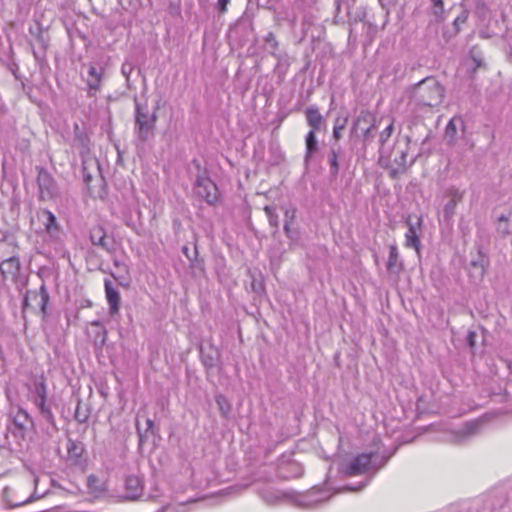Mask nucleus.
<instances>
[{"mask_svg":"<svg viewBox=\"0 0 512 512\" xmlns=\"http://www.w3.org/2000/svg\"><path fill=\"white\" fill-rule=\"evenodd\" d=\"M264 212L268 218L270 226L277 230L279 228V220L275 208L273 206L267 205L264 207Z\"/></svg>","mask_w":512,"mask_h":512,"instance_id":"obj_32","label":"nucleus"},{"mask_svg":"<svg viewBox=\"0 0 512 512\" xmlns=\"http://www.w3.org/2000/svg\"><path fill=\"white\" fill-rule=\"evenodd\" d=\"M306 119L308 125L312 128L314 131H319L324 124V118L320 114L317 107L310 106L306 109Z\"/></svg>","mask_w":512,"mask_h":512,"instance_id":"obj_21","label":"nucleus"},{"mask_svg":"<svg viewBox=\"0 0 512 512\" xmlns=\"http://www.w3.org/2000/svg\"><path fill=\"white\" fill-rule=\"evenodd\" d=\"M267 51L274 57L279 58L277 54V50L279 47V43L276 40V37L273 32H268L263 38Z\"/></svg>","mask_w":512,"mask_h":512,"instance_id":"obj_27","label":"nucleus"},{"mask_svg":"<svg viewBox=\"0 0 512 512\" xmlns=\"http://www.w3.org/2000/svg\"><path fill=\"white\" fill-rule=\"evenodd\" d=\"M263 500L268 504H276L289 494L275 489H266L261 494Z\"/></svg>","mask_w":512,"mask_h":512,"instance_id":"obj_24","label":"nucleus"},{"mask_svg":"<svg viewBox=\"0 0 512 512\" xmlns=\"http://www.w3.org/2000/svg\"><path fill=\"white\" fill-rule=\"evenodd\" d=\"M156 121V110L150 112L147 105L135 99V133L139 140L146 142L154 136Z\"/></svg>","mask_w":512,"mask_h":512,"instance_id":"obj_4","label":"nucleus"},{"mask_svg":"<svg viewBox=\"0 0 512 512\" xmlns=\"http://www.w3.org/2000/svg\"><path fill=\"white\" fill-rule=\"evenodd\" d=\"M331 497L326 491L319 488H312L306 494L299 495L297 503L305 507H313L319 503L327 501Z\"/></svg>","mask_w":512,"mask_h":512,"instance_id":"obj_11","label":"nucleus"},{"mask_svg":"<svg viewBox=\"0 0 512 512\" xmlns=\"http://www.w3.org/2000/svg\"><path fill=\"white\" fill-rule=\"evenodd\" d=\"M387 269L392 273H399L400 270L402 269V263L399 260V253L396 245H391L389 247Z\"/></svg>","mask_w":512,"mask_h":512,"instance_id":"obj_22","label":"nucleus"},{"mask_svg":"<svg viewBox=\"0 0 512 512\" xmlns=\"http://www.w3.org/2000/svg\"><path fill=\"white\" fill-rule=\"evenodd\" d=\"M89 167H95L98 171L100 170L99 163L97 160L88 159V160L83 161V164H82L83 180H84L85 184H87V185H89L93 179L92 174L88 172Z\"/></svg>","mask_w":512,"mask_h":512,"instance_id":"obj_28","label":"nucleus"},{"mask_svg":"<svg viewBox=\"0 0 512 512\" xmlns=\"http://www.w3.org/2000/svg\"><path fill=\"white\" fill-rule=\"evenodd\" d=\"M347 14H348V17H349V21L351 23L361 22L364 19V17H365V12L363 10H358V11L355 12V14H352L348 10Z\"/></svg>","mask_w":512,"mask_h":512,"instance_id":"obj_41","label":"nucleus"},{"mask_svg":"<svg viewBox=\"0 0 512 512\" xmlns=\"http://www.w3.org/2000/svg\"><path fill=\"white\" fill-rule=\"evenodd\" d=\"M48 396L47 385L43 377L36 379L28 388L29 401H37Z\"/></svg>","mask_w":512,"mask_h":512,"instance_id":"obj_18","label":"nucleus"},{"mask_svg":"<svg viewBox=\"0 0 512 512\" xmlns=\"http://www.w3.org/2000/svg\"><path fill=\"white\" fill-rule=\"evenodd\" d=\"M125 498L128 500L138 499L143 491L142 481L139 477L130 475L125 480Z\"/></svg>","mask_w":512,"mask_h":512,"instance_id":"obj_17","label":"nucleus"},{"mask_svg":"<svg viewBox=\"0 0 512 512\" xmlns=\"http://www.w3.org/2000/svg\"><path fill=\"white\" fill-rule=\"evenodd\" d=\"M475 337H476V333L473 332V331H469V333L467 335V342H468L470 347H474V345H475Z\"/></svg>","mask_w":512,"mask_h":512,"instance_id":"obj_48","label":"nucleus"},{"mask_svg":"<svg viewBox=\"0 0 512 512\" xmlns=\"http://www.w3.org/2000/svg\"><path fill=\"white\" fill-rule=\"evenodd\" d=\"M368 481L369 480H366V481L362 482L361 485L358 486V487L346 486L345 489L346 490H350V491H358V490L364 488L368 484Z\"/></svg>","mask_w":512,"mask_h":512,"instance_id":"obj_49","label":"nucleus"},{"mask_svg":"<svg viewBox=\"0 0 512 512\" xmlns=\"http://www.w3.org/2000/svg\"><path fill=\"white\" fill-rule=\"evenodd\" d=\"M37 408L40 417L48 424L47 433L52 437L58 432V428L55 421V416L51 409V403L48 400V396L37 399V401H31Z\"/></svg>","mask_w":512,"mask_h":512,"instance_id":"obj_9","label":"nucleus"},{"mask_svg":"<svg viewBox=\"0 0 512 512\" xmlns=\"http://www.w3.org/2000/svg\"><path fill=\"white\" fill-rule=\"evenodd\" d=\"M216 403L219 406L220 412L223 416H227L229 413V406L226 404V399L222 395L216 397Z\"/></svg>","mask_w":512,"mask_h":512,"instance_id":"obj_39","label":"nucleus"},{"mask_svg":"<svg viewBox=\"0 0 512 512\" xmlns=\"http://www.w3.org/2000/svg\"><path fill=\"white\" fill-rule=\"evenodd\" d=\"M375 117L369 111H361L358 116L355 118L352 127H351V136L363 138V141L366 143L370 137L371 133L375 128Z\"/></svg>","mask_w":512,"mask_h":512,"instance_id":"obj_6","label":"nucleus"},{"mask_svg":"<svg viewBox=\"0 0 512 512\" xmlns=\"http://www.w3.org/2000/svg\"><path fill=\"white\" fill-rule=\"evenodd\" d=\"M94 479H95V477H94V476H89V478H88L89 482H91V481H92V480H94Z\"/></svg>","mask_w":512,"mask_h":512,"instance_id":"obj_53","label":"nucleus"},{"mask_svg":"<svg viewBox=\"0 0 512 512\" xmlns=\"http://www.w3.org/2000/svg\"><path fill=\"white\" fill-rule=\"evenodd\" d=\"M414 163V159H412L409 163V165H412Z\"/></svg>","mask_w":512,"mask_h":512,"instance_id":"obj_56","label":"nucleus"},{"mask_svg":"<svg viewBox=\"0 0 512 512\" xmlns=\"http://www.w3.org/2000/svg\"><path fill=\"white\" fill-rule=\"evenodd\" d=\"M346 119H344L342 122L340 119H336L335 125L333 128V137L335 140H339L341 138V132L345 128Z\"/></svg>","mask_w":512,"mask_h":512,"instance_id":"obj_37","label":"nucleus"},{"mask_svg":"<svg viewBox=\"0 0 512 512\" xmlns=\"http://www.w3.org/2000/svg\"><path fill=\"white\" fill-rule=\"evenodd\" d=\"M315 132L316 131H314V130L309 131L305 138V143H306L305 159H306V161L312 156V154L314 152L317 151V148H318V142L316 139Z\"/></svg>","mask_w":512,"mask_h":512,"instance_id":"obj_25","label":"nucleus"},{"mask_svg":"<svg viewBox=\"0 0 512 512\" xmlns=\"http://www.w3.org/2000/svg\"><path fill=\"white\" fill-rule=\"evenodd\" d=\"M37 169L38 198L50 201L59 196V187L52 175L43 167Z\"/></svg>","mask_w":512,"mask_h":512,"instance_id":"obj_5","label":"nucleus"},{"mask_svg":"<svg viewBox=\"0 0 512 512\" xmlns=\"http://www.w3.org/2000/svg\"><path fill=\"white\" fill-rule=\"evenodd\" d=\"M433 3V14L436 18H441L444 12L443 0H431Z\"/></svg>","mask_w":512,"mask_h":512,"instance_id":"obj_38","label":"nucleus"},{"mask_svg":"<svg viewBox=\"0 0 512 512\" xmlns=\"http://www.w3.org/2000/svg\"><path fill=\"white\" fill-rule=\"evenodd\" d=\"M459 128L464 130V120L462 119L461 116H454L453 118L450 119L445 128L444 140L448 145L452 146L457 142V134Z\"/></svg>","mask_w":512,"mask_h":512,"instance_id":"obj_14","label":"nucleus"},{"mask_svg":"<svg viewBox=\"0 0 512 512\" xmlns=\"http://www.w3.org/2000/svg\"><path fill=\"white\" fill-rule=\"evenodd\" d=\"M89 418V411L86 407H83L81 401H78L75 409V419L79 423H85Z\"/></svg>","mask_w":512,"mask_h":512,"instance_id":"obj_33","label":"nucleus"},{"mask_svg":"<svg viewBox=\"0 0 512 512\" xmlns=\"http://www.w3.org/2000/svg\"><path fill=\"white\" fill-rule=\"evenodd\" d=\"M165 510H166V507H162V508H161L159 511H157V512H165Z\"/></svg>","mask_w":512,"mask_h":512,"instance_id":"obj_54","label":"nucleus"},{"mask_svg":"<svg viewBox=\"0 0 512 512\" xmlns=\"http://www.w3.org/2000/svg\"><path fill=\"white\" fill-rule=\"evenodd\" d=\"M49 301V293L44 283L41 284L39 290L27 291L23 300V310L28 308L35 309L38 307L42 314L47 313V304Z\"/></svg>","mask_w":512,"mask_h":512,"instance_id":"obj_8","label":"nucleus"},{"mask_svg":"<svg viewBox=\"0 0 512 512\" xmlns=\"http://www.w3.org/2000/svg\"><path fill=\"white\" fill-rule=\"evenodd\" d=\"M19 259L17 257H10L0 264L1 273L7 276H15L19 271Z\"/></svg>","mask_w":512,"mask_h":512,"instance_id":"obj_23","label":"nucleus"},{"mask_svg":"<svg viewBox=\"0 0 512 512\" xmlns=\"http://www.w3.org/2000/svg\"><path fill=\"white\" fill-rule=\"evenodd\" d=\"M230 3V0H218L217 9L220 13H225L227 11V6Z\"/></svg>","mask_w":512,"mask_h":512,"instance_id":"obj_47","label":"nucleus"},{"mask_svg":"<svg viewBox=\"0 0 512 512\" xmlns=\"http://www.w3.org/2000/svg\"><path fill=\"white\" fill-rule=\"evenodd\" d=\"M339 149H335L334 147L330 150L328 155V163L330 166V173L332 176H337L339 172V163H338V157H339Z\"/></svg>","mask_w":512,"mask_h":512,"instance_id":"obj_29","label":"nucleus"},{"mask_svg":"<svg viewBox=\"0 0 512 512\" xmlns=\"http://www.w3.org/2000/svg\"><path fill=\"white\" fill-rule=\"evenodd\" d=\"M37 218L41 221L45 232L52 239H59L62 229L57 221L56 216L48 209H41L37 212Z\"/></svg>","mask_w":512,"mask_h":512,"instance_id":"obj_10","label":"nucleus"},{"mask_svg":"<svg viewBox=\"0 0 512 512\" xmlns=\"http://www.w3.org/2000/svg\"><path fill=\"white\" fill-rule=\"evenodd\" d=\"M389 457L378 452L360 453L341 467L347 476H357L369 471H377L386 465Z\"/></svg>","mask_w":512,"mask_h":512,"instance_id":"obj_3","label":"nucleus"},{"mask_svg":"<svg viewBox=\"0 0 512 512\" xmlns=\"http://www.w3.org/2000/svg\"><path fill=\"white\" fill-rule=\"evenodd\" d=\"M132 69H133L132 65L128 64V63H124L121 67V72L125 76L127 81L129 80V75L132 72Z\"/></svg>","mask_w":512,"mask_h":512,"instance_id":"obj_46","label":"nucleus"},{"mask_svg":"<svg viewBox=\"0 0 512 512\" xmlns=\"http://www.w3.org/2000/svg\"><path fill=\"white\" fill-rule=\"evenodd\" d=\"M105 294L109 305L110 315L117 314L120 308V295L117 289L113 286L112 282L108 279L105 280Z\"/></svg>","mask_w":512,"mask_h":512,"instance_id":"obj_16","label":"nucleus"},{"mask_svg":"<svg viewBox=\"0 0 512 512\" xmlns=\"http://www.w3.org/2000/svg\"><path fill=\"white\" fill-rule=\"evenodd\" d=\"M202 361H203L204 366L207 367V368H212L215 365V360L210 355H204L202 357Z\"/></svg>","mask_w":512,"mask_h":512,"instance_id":"obj_45","label":"nucleus"},{"mask_svg":"<svg viewBox=\"0 0 512 512\" xmlns=\"http://www.w3.org/2000/svg\"><path fill=\"white\" fill-rule=\"evenodd\" d=\"M284 232L289 239L293 241L297 240L298 232L296 230H293L291 228V225H284Z\"/></svg>","mask_w":512,"mask_h":512,"instance_id":"obj_44","label":"nucleus"},{"mask_svg":"<svg viewBox=\"0 0 512 512\" xmlns=\"http://www.w3.org/2000/svg\"><path fill=\"white\" fill-rule=\"evenodd\" d=\"M468 19V12L463 10L461 13L454 19L453 21V28H454V34L459 33L460 26L464 24Z\"/></svg>","mask_w":512,"mask_h":512,"instance_id":"obj_35","label":"nucleus"},{"mask_svg":"<svg viewBox=\"0 0 512 512\" xmlns=\"http://www.w3.org/2000/svg\"><path fill=\"white\" fill-rule=\"evenodd\" d=\"M394 131V125L393 122H391L381 133L379 136V148H383L386 146H389V139Z\"/></svg>","mask_w":512,"mask_h":512,"instance_id":"obj_31","label":"nucleus"},{"mask_svg":"<svg viewBox=\"0 0 512 512\" xmlns=\"http://www.w3.org/2000/svg\"><path fill=\"white\" fill-rule=\"evenodd\" d=\"M470 265L473 269V273L482 278L486 270L487 260L484 256L479 255V258L477 260H473Z\"/></svg>","mask_w":512,"mask_h":512,"instance_id":"obj_30","label":"nucleus"},{"mask_svg":"<svg viewBox=\"0 0 512 512\" xmlns=\"http://www.w3.org/2000/svg\"><path fill=\"white\" fill-rule=\"evenodd\" d=\"M457 202H458V199L456 198V196H454L452 199H450L445 207H444V217L449 220L453 217L454 213H455V208H456V205H457Z\"/></svg>","mask_w":512,"mask_h":512,"instance_id":"obj_34","label":"nucleus"},{"mask_svg":"<svg viewBox=\"0 0 512 512\" xmlns=\"http://www.w3.org/2000/svg\"><path fill=\"white\" fill-rule=\"evenodd\" d=\"M90 241L93 245L98 246L103 250L110 251L106 233L101 226H95L90 230Z\"/></svg>","mask_w":512,"mask_h":512,"instance_id":"obj_20","label":"nucleus"},{"mask_svg":"<svg viewBox=\"0 0 512 512\" xmlns=\"http://www.w3.org/2000/svg\"><path fill=\"white\" fill-rule=\"evenodd\" d=\"M146 425H147V430L144 433L140 430L139 426L137 425V432H138V436H139V444L140 445H142L145 442L148 430L152 429V427L154 425L153 420L147 419Z\"/></svg>","mask_w":512,"mask_h":512,"instance_id":"obj_40","label":"nucleus"},{"mask_svg":"<svg viewBox=\"0 0 512 512\" xmlns=\"http://www.w3.org/2000/svg\"><path fill=\"white\" fill-rule=\"evenodd\" d=\"M195 193L209 205L215 204L219 199L218 188L216 184L207 176L197 177L194 185Z\"/></svg>","mask_w":512,"mask_h":512,"instance_id":"obj_7","label":"nucleus"},{"mask_svg":"<svg viewBox=\"0 0 512 512\" xmlns=\"http://www.w3.org/2000/svg\"><path fill=\"white\" fill-rule=\"evenodd\" d=\"M296 217V209H286L284 225H291Z\"/></svg>","mask_w":512,"mask_h":512,"instance_id":"obj_42","label":"nucleus"},{"mask_svg":"<svg viewBox=\"0 0 512 512\" xmlns=\"http://www.w3.org/2000/svg\"><path fill=\"white\" fill-rule=\"evenodd\" d=\"M104 74V68L101 66L90 65L88 68L87 86L89 96H95L101 88L102 77Z\"/></svg>","mask_w":512,"mask_h":512,"instance_id":"obj_12","label":"nucleus"},{"mask_svg":"<svg viewBox=\"0 0 512 512\" xmlns=\"http://www.w3.org/2000/svg\"><path fill=\"white\" fill-rule=\"evenodd\" d=\"M182 252L185 254V256L192 262L193 261V256L190 255L189 253V248L187 246H184L182 248Z\"/></svg>","mask_w":512,"mask_h":512,"instance_id":"obj_50","label":"nucleus"},{"mask_svg":"<svg viewBox=\"0 0 512 512\" xmlns=\"http://www.w3.org/2000/svg\"><path fill=\"white\" fill-rule=\"evenodd\" d=\"M193 255H194L195 257L197 256V250H196V249L194 250Z\"/></svg>","mask_w":512,"mask_h":512,"instance_id":"obj_55","label":"nucleus"},{"mask_svg":"<svg viewBox=\"0 0 512 512\" xmlns=\"http://www.w3.org/2000/svg\"><path fill=\"white\" fill-rule=\"evenodd\" d=\"M445 96V89L435 77H426L411 87L410 102L419 107L439 106Z\"/></svg>","mask_w":512,"mask_h":512,"instance_id":"obj_2","label":"nucleus"},{"mask_svg":"<svg viewBox=\"0 0 512 512\" xmlns=\"http://www.w3.org/2000/svg\"><path fill=\"white\" fill-rule=\"evenodd\" d=\"M410 138H397L393 145L379 148V164L388 170L391 178L396 179L408 168L407 156Z\"/></svg>","mask_w":512,"mask_h":512,"instance_id":"obj_1","label":"nucleus"},{"mask_svg":"<svg viewBox=\"0 0 512 512\" xmlns=\"http://www.w3.org/2000/svg\"><path fill=\"white\" fill-rule=\"evenodd\" d=\"M471 59L473 60L475 67L479 68L483 65V60L480 54L476 53L475 48L471 49L470 51Z\"/></svg>","mask_w":512,"mask_h":512,"instance_id":"obj_43","label":"nucleus"},{"mask_svg":"<svg viewBox=\"0 0 512 512\" xmlns=\"http://www.w3.org/2000/svg\"><path fill=\"white\" fill-rule=\"evenodd\" d=\"M498 221H499V224H498V227H497V231L500 234H502L503 236L508 235L509 234L508 218L506 216H504V215H501L498 218Z\"/></svg>","mask_w":512,"mask_h":512,"instance_id":"obj_36","label":"nucleus"},{"mask_svg":"<svg viewBox=\"0 0 512 512\" xmlns=\"http://www.w3.org/2000/svg\"><path fill=\"white\" fill-rule=\"evenodd\" d=\"M352 2V4L355 2V0H350Z\"/></svg>","mask_w":512,"mask_h":512,"instance_id":"obj_57","label":"nucleus"},{"mask_svg":"<svg viewBox=\"0 0 512 512\" xmlns=\"http://www.w3.org/2000/svg\"><path fill=\"white\" fill-rule=\"evenodd\" d=\"M406 224L408 226V230L405 233V246L408 248H414L419 252L420 240L417 233V227L421 225V218H416V222H413L411 216H409Z\"/></svg>","mask_w":512,"mask_h":512,"instance_id":"obj_13","label":"nucleus"},{"mask_svg":"<svg viewBox=\"0 0 512 512\" xmlns=\"http://www.w3.org/2000/svg\"><path fill=\"white\" fill-rule=\"evenodd\" d=\"M32 422V419L28 412L22 408H18L17 413L13 418V423L19 429H25L29 423Z\"/></svg>","mask_w":512,"mask_h":512,"instance_id":"obj_26","label":"nucleus"},{"mask_svg":"<svg viewBox=\"0 0 512 512\" xmlns=\"http://www.w3.org/2000/svg\"><path fill=\"white\" fill-rule=\"evenodd\" d=\"M183 506H184V505H183V504H181V505H179V506L175 507V511H176V512H181L180 508H181V507H183Z\"/></svg>","mask_w":512,"mask_h":512,"instance_id":"obj_51","label":"nucleus"},{"mask_svg":"<svg viewBox=\"0 0 512 512\" xmlns=\"http://www.w3.org/2000/svg\"><path fill=\"white\" fill-rule=\"evenodd\" d=\"M66 450L67 459L71 461L72 464H77L84 452V445L79 441L69 438L66 443Z\"/></svg>","mask_w":512,"mask_h":512,"instance_id":"obj_19","label":"nucleus"},{"mask_svg":"<svg viewBox=\"0 0 512 512\" xmlns=\"http://www.w3.org/2000/svg\"><path fill=\"white\" fill-rule=\"evenodd\" d=\"M31 502V498H28L27 500H25L24 502H22L21 504H26V503H29Z\"/></svg>","mask_w":512,"mask_h":512,"instance_id":"obj_52","label":"nucleus"},{"mask_svg":"<svg viewBox=\"0 0 512 512\" xmlns=\"http://www.w3.org/2000/svg\"><path fill=\"white\" fill-rule=\"evenodd\" d=\"M481 420H473L465 423L455 434L456 441L461 443L477 435L482 428Z\"/></svg>","mask_w":512,"mask_h":512,"instance_id":"obj_15","label":"nucleus"}]
</instances>
